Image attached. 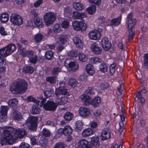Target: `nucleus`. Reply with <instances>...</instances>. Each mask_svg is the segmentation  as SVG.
<instances>
[{
    "instance_id": "1",
    "label": "nucleus",
    "mask_w": 148,
    "mask_h": 148,
    "mask_svg": "<svg viewBox=\"0 0 148 148\" xmlns=\"http://www.w3.org/2000/svg\"><path fill=\"white\" fill-rule=\"evenodd\" d=\"M65 83L64 81L60 82V86L55 90V95L56 98V103L52 101H47L43 106V108L46 110H55L58 105H64L68 101L69 98L64 95H68L69 93L67 89L65 86Z\"/></svg>"
},
{
    "instance_id": "2",
    "label": "nucleus",
    "mask_w": 148,
    "mask_h": 148,
    "mask_svg": "<svg viewBox=\"0 0 148 148\" xmlns=\"http://www.w3.org/2000/svg\"><path fill=\"white\" fill-rule=\"evenodd\" d=\"M3 130L1 139V143L2 145L6 144H13L16 139H21L25 134V130L23 128L16 129L8 127H3L1 128Z\"/></svg>"
},
{
    "instance_id": "3",
    "label": "nucleus",
    "mask_w": 148,
    "mask_h": 148,
    "mask_svg": "<svg viewBox=\"0 0 148 148\" xmlns=\"http://www.w3.org/2000/svg\"><path fill=\"white\" fill-rule=\"evenodd\" d=\"M28 84L23 79H19L12 83L10 88V91L13 94H22L27 89Z\"/></svg>"
},
{
    "instance_id": "4",
    "label": "nucleus",
    "mask_w": 148,
    "mask_h": 148,
    "mask_svg": "<svg viewBox=\"0 0 148 148\" xmlns=\"http://www.w3.org/2000/svg\"><path fill=\"white\" fill-rule=\"evenodd\" d=\"M16 48L15 45L12 43H10L5 47L0 49V55L6 57L14 52ZM5 64L6 61L5 59L0 55V66L3 65Z\"/></svg>"
},
{
    "instance_id": "5",
    "label": "nucleus",
    "mask_w": 148,
    "mask_h": 148,
    "mask_svg": "<svg viewBox=\"0 0 148 148\" xmlns=\"http://www.w3.org/2000/svg\"><path fill=\"white\" fill-rule=\"evenodd\" d=\"M56 19V15L50 12L46 13L43 16V20L46 25L49 26L53 24Z\"/></svg>"
},
{
    "instance_id": "6",
    "label": "nucleus",
    "mask_w": 148,
    "mask_h": 148,
    "mask_svg": "<svg viewBox=\"0 0 148 148\" xmlns=\"http://www.w3.org/2000/svg\"><path fill=\"white\" fill-rule=\"evenodd\" d=\"M64 65L69 71L76 72L79 69L78 64L76 61H71L70 59H67L64 62Z\"/></svg>"
},
{
    "instance_id": "7",
    "label": "nucleus",
    "mask_w": 148,
    "mask_h": 148,
    "mask_svg": "<svg viewBox=\"0 0 148 148\" xmlns=\"http://www.w3.org/2000/svg\"><path fill=\"white\" fill-rule=\"evenodd\" d=\"M38 119V117L30 116L26 120V124L29 129L31 130H33L37 127Z\"/></svg>"
},
{
    "instance_id": "8",
    "label": "nucleus",
    "mask_w": 148,
    "mask_h": 148,
    "mask_svg": "<svg viewBox=\"0 0 148 148\" xmlns=\"http://www.w3.org/2000/svg\"><path fill=\"white\" fill-rule=\"evenodd\" d=\"M73 29L77 31H85L87 27V24L82 21H75L72 23Z\"/></svg>"
},
{
    "instance_id": "9",
    "label": "nucleus",
    "mask_w": 148,
    "mask_h": 148,
    "mask_svg": "<svg viewBox=\"0 0 148 148\" xmlns=\"http://www.w3.org/2000/svg\"><path fill=\"white\" fill-rule=\"evenodd\" d=\"M11 22L15 25H19L23 23V19L21 16L16 13H12L10 16Z\"/></svg>"
},
{
    "instance_id": "10",
    "label": "nucleus",
    "mask_w": 148,
    "mask_h": 148,
    "mask_svg": "<svg viewBox=\"0 0 148 148\" xmlns=\"http://www.w3.org/2000/svg\"><path fill=\"white\" fill-rule=\"evenodd\" d=\"M88 36L91 40H98L100 39L101 34L100 31L98 30H92L89 32Z\"/></svg>"
},
{
    "instance_id": "11",
    "label": "nucleus",
    "mask_w": 148,
    "mask_h": 148,
    "mask_svg": "<svg viewBox=\"0 0 148 148\" xmlns=\"http://www.w3.org/2000/svg\"><path fill=\"white\" fill-rule=\"evenodd\" d=\"M79 114L82 117H85L88 116L90 114V110L87 107H81L78 110Z\"/></svg>"
},
{
    "instance_id": "12",
    "label": "nucleus",
    "mask_w": 148,
    "mask_h": 148,
    "mask_svg": "<svg viewBox=\"0 0 148 148\" xmlns=\"http://www.w3.org/2000/svg\"><path fill=\"white\" fill-rule=\"evenodd\" d=\"M132 16L133 14L131 13L129 14L127 16V20L128 29H132L136 22L135 19L132 18Z\"/></svg>"
},
{
    "instance_id": "13",
    "label": "nucleus",
    "mask_w": 148,
    "mask_h": 148,
    "mask_svg": "<svg viewBox=\"0 0 148 148\" xmlns=\"http://www.w3.org/2000/svg\"><path fill=\"white\" fill-rule=\"evenodd\" d=\"M77 145L79 148H93L92 146L86 139H82L79 140Z\"/></svg>"
},
{
    "instance_id": "14",
    "label": "nucleus",
    "mask_w": 148,
    "mask_h": 148,
    "mask_svg": "<svg viewBox=\"0 0 148 148\" xmlns=\"http://www.w3.org/2000/svg\"><path fill=\"white\" fill-rule=\"evenodd\" d=\"M101 43L103 48L105 51L108 50L111 46L110 43L108 41V38L106 37L102 38L101 41Z\"/></svg>"
},
{
    "instance_id": "15",
    "label": "nucleus",
    "mask_w": 148,
    "mask_h": 148,
    "mask_svg": "<svg viewBox=\"0 0 148 148\" xmlns=\"http://www.w3.org/2000/svg\"><path fill=\"white\" fill-rule=\"evenodd\" d=\"M80 99L84 102V105L88 106L90 104L91 100L90 97L88 95L83 94L79 96Z\"/></svg>"
},
{
    "instance_id": "16",
    "label": "nucleus",
    "mask_w": 148,
    "mask_h": 148,
    "mask_svg": "<svg viewBox=\"0 0 148 148\" xmlns=\"http://www.w3.org/2000/svg\"><path fill=\"white\" fill-rule=\"evenodd\" d=\"M90 48L92 52L95 54H100L102 52L101 48L95 43H93L91 45Z\"/></svg>"
},
{
    "instance_id": "17",
    "label": "nucleus",
    "mask_w": 148,
    "mask_h": 148,
    "mask_svg": "<svg viewBox=\"0 0 148 148\" xmlns=\"http://www.w3.org/2000/svg\"><path fill=\"white\" fill-rule=\"evenodd\" d=\"M73 41L77 47L80 49L83 48L84 43L80 38L78 37H75L73 38Z\"/></svg>"
},
{
    "instance_id": "18",
    "label": "nucleus",
    "mask_w": 148,
    "mask_h": 148,
    "mask_svg": "<svg viewBox=\"0 0 148 148\" xmlns=\"http://www.w3.org/2000/svg\"><path fill=\"white\" fill-rule=\"evenodd\" d=\"M101 136V139L103 140L109 138L110 136V132L109 129L106 128L103 129L102 131Z\"/></svg>"
},
{
    "instance_id": "19",
    "label": "nucleus",
    "mask_w": 148,
    "mask_h": 148,
    "mask_svg": "<svg viewBox=\"0 0 148 148\" xmlns=\"http://www.w3.org/2000/svg\"><path fill=\"white\" fill-rule=\"evenodd\" d=\"M11 116L14 120L15 121H20L23 119V116L18 111L15 110L13 111L11 114Z\"/></svg>"
},
{
    "instance_id": "20",
    "label": "nucleus",
    "mask_w": 148,
    "mask_h": 148,
    "mask_svg": "<svg viewBox=\"0 0 148 148\" xmlns=\"http://www.w3.org/2000/svg\"><path fill=\"white\" fill-rule=\"evenodd\" d=\"M73 8L78 11L82 10L85 8L84 4L80 2H74L73 3Z\"/></svg>"
},
{
    "instance_id": "21",
    "label": "nucleus",
    "mask_w": 148,
    "mask_h": 148,
    "mask_svg": "<svg viewBox=\"0 0 148 148\" xmlns=\"http://www.w3.org/2000/svg\"><path fill=\"white\" fill-rule=\"evenodd\" d=\"M99 137L95 136L91 138L90 143L91 144L95 147H98L99 145Z\"/></svg>"
},
{
    "instance_id": "22",
    "label": "nucleus",
    "mask_w": 148,
    "mask_h": 148,
    "mask_svg": "<svg viewBox=\"0 0 148 148\" xmlns=\"http://www.w3.org/2000/svg\"><path fill=\"white\" fill-rule=\"evenodd\" d=\"M93 134V130L90 128H87L83 130L82 135L84 137H87L92 135Z\"/></svg>"
},
{
    "instance_id": "23",
    "label": "nucleus",
    "mask_w": 148,
    "mask_h": 148,
    "mask_svg": "<svg viewBox=\"0 0 148 148\" xmlns=\"http://www.w3.org/2000/svg\"><path fill=\"white\" fill-rule=\"evenodd\" d=\"M86 69L87 73L90 75H93L95 73V71L94 68L90 64L87 65Z\"/></svg>"
},
{
    "instance_id": "24",
    "label": "nucleus",
    "mask_w": 148,
    "mask_h": 148,
    "mask_svg": "<svg viewBox=\"0 0 148 148\" xmlns=\"http://www.w3.org/2000/svg\"><path fill=\"white\" fill-rule=\"evenodd\" d=\"M121 16L120 15L117 18H113L111 20L110 25L114 26H117L121 23Z\"/></svg>"
},
{
    "instance_id": "25",
    "label": "nucleus",
    "mask_w": 148,
    "mask_h": 148,
    "mask_svg": "<svg viewBox=\"0 0 148 148\" xmlns=\"http://www.w3.org/2000/svg\"><path fill=\"white\" fill-rule=\"evenodd\" d=\"M101 102V98L99 97H97L93 99L92 101H91L90 104L94 107H98L99 106V104Z\"/></svg>"
},
{
    "instance_id": "26",
    "label": "nucleus",
    "mask_w": 148,
    "mask_h": 148,
    "mask_svg": "<svg viewBox=\"0 0 148 148\" xmlns=\"http://www.w3.org/2000/svg\"><path fill=\"white\" fill-rule=\"evenodd\" d=\"M64 135L65 136L70 135L73 132V129L71 126L67 125L64 128Z\"/></svg>"
},
{
    "instance_id": "27",
    "label": "nucleus",
    "mask_w": 148,
    "mask_h": 148,
    "mask_svg": "<svg viewBox=\"0 0 148 148\" xmlns=\"http://www.w3.org/2000/svg\"><path fill=\"white\" fill-rule=\"evenodd\" d=\"M34 24L39 28H42L43 27L42 20V18L38 17L36 18L34 21Z\"/></svg>"
},
{
    "instance_id": "28",
    "label": "nucleus",
    "mask_w": 148,
    "mask_h": 148,
    "mask_svg": "<svg viewBox=\"0 0 148 148\" xmlns=\"http://www.w3.org/2000/svg\"><path fill=\"white\" fill-rule=\"evenodd\" d=\"M59 43L64 45L67 41L68 38V36L66 35H63L60 36L59 38Z\"/></svg>"
},
{
    "instance_id": "29",
    "label": "nucleus",
    "mask_w": 148,
    "mask_h": 148,
    "mask_svg": "<svg viewBox=\"0 0 148 148\" xmlns=\"http://www.w3.org/2000/svg\"><path fill=\"white\" fill-rule=\"evenodd\" d=\"M79 60L82 62L86 61L88 59L87 56L82 52H79L78 54Z\"/></svg>"
},
{
    "instance_id": "30",
    "label": "nucleus",
    "mask_w": 148,
    "mask_h": 148,
    "mask_svg": "<svg viewBox=\"0 0 148 148\" xmlns=\"http://www.w3.org/2000/svg\"><path fill=\"white\" fill-rule=\"evenodd\" d=\"M96 10V6L94 5H91L89 7L87 8L86 9V11L90 14H92L94 13Z\"/></svg>"
},
{
    "instance_id": "31",
    "label": "nucleus",
    "mask_w": 148,
    "mask_h": 148,
    "mask_svg": "<svg viewBox=\"0 0 148 148\" xmlns=\"http://www.w3.org/2000/svg\"><path fill=\"white\" fill-rule=\"evenodd\" d=\"M21 55L23 57L27 56L29 58L30 57H31L34 55V52L31 50L26 51L25 49L24 52H23L21 53Z\"/></svg>"
},
{
    "instance_id": "32",
    "label": "nucleus",
    "mask_w": 148,
    "mask_h": 148,
    "mask_svg": "<svg viewBox=\"0 0 148 148\" xmlns=\"http://www.w3.org/2000/svg\"><path fill=\"white\" fill-rule=\"evenodd\" d=\"M68 83L69 86L73 87H75L78 84L77 81L73 78L70 79L68 81Z\"/></svg>"
},
{
    "instance_id": "33",
    "label": "nucleus",
    "mask_w": 148,
    "mask_h": 148,
    "mask_svg": "<svg viewBox=\"0 0 148 148\" xmlns=\"http://www.w3.org/2000/svg\"><path fill=\"white\" fill-rule=\"evenodd\" d=\"M40 109L36 105H34L32 106L31 112L33 114H38L40 113Z\"/></svg>"
},
{
    "instance_id": "34",
    "label": "nucleus",
    "mask_w": 148,
    "mask_h": 148,
    "mask_svg": "<svg viewBox=\"0 0 148 148\" xmlns=\"http://www.w3.org/2000/svg\"><path fill=\"white\" fill-rule=\"evenodd\" d=\"M18 103V100L16 99H13L9 100L8 104L9 106L13 107L17 105Z\"/></svg>"
},
{
    "instance_id": "35",
    "label": "nucleus",
    "mask_w": 148,
    "mask_h": 148,
    "mask_svg": "<svg viewBox=\"0 0 148 148\" xmlns=\"http://www.w3.org/2000/svg\"><path fill=\"white\" fill-rule=\"evenodd\" d=\"M0 18L1 21L3 23H6L8 21L9 19V15L7 13L2 14Z\"/></svg>"
},
{
    "instance_id": "36",
    "label": "nucleus",
    "mask_w": 148,
    "mask_h": 148,
    "mask_svg": "<svg viewBox=\"0 0 148 148\" xmlns=\"http://www.w3.org/2000/svg\"><path fill=\"white\" fill-rule=\"evenodd\" d=\"M56 78L54 76H50L46 78V80L51 84H55L56 81Z\"/></svg>"
},
{
    "instance_id": "37",
    "label": "nucleus",
    "mask_w": 148,
    "mask_h": 148,
    "mask_svg": "<svg viewBox=\"0 0 148 148\" xmlns=\"http://www.w3.org/2000/svg\"><path fill=\"white\" fill-rule=\"evenodd\" d=\"M23 72L24 73H32L34 71V68L32 66L25 67L23 69Z\"/></svg>"
},
{
    "instance_id": "38",
    "label": "nucleus",
    "mask_w": 148,
    "mask_h": 148,
    "mask_svg": "<svg viewBox=\"0 0 148 148\" xmlns=\"http://www.w3.org/2000/svg\"><path fill=\"white\" fill-rule=\"evenodd\" d=\"M102 62L101 59L98 57H93L91 58L90 62L94 64H98Z\"/></svg>"
},
{
    "instance_id": "39",
    "label": "nucleus",
    "mask_w": 148,
    "mask_h": 148,
    "mask_svg": "<svg viewBox=\"0 0 148 148\" xmlns=\"http://www.w3.org/2000/svg\"><path fill=\"white\" fill-rule=\"evenodd\" d=\"M100 70L102 72L105 73L107 71L108 67L106 64L104 63H102L99 66Z\"/></svg>"
},
{
    "instance_id": "40",
    "label": "nucleus",
    "mask_w": 148,
    "mask_h": 148,
    "mask_svg": "<svg viewBox=\"0 0 148 148\" xmlns=\"http://www.w3.org/2000/svg\"><path fill=\"white\" fill-rule=\"evenodd\" d=\"M73 116L72 114L69 112H68L65 114L64 118L66 120L69 121L72 120Z\"/></svg>"
},
{
    "instance_id": "41",
    "label": "nucleus",
    "mask_w": 148,
    "mask_h": 148,
    "mask_svg": "<svg viewBox=\"0 0 148 148\" xmlns=\"http://www.w3.org/2000/svg\"><path fill=\"white\" fill-rule=\"evenodd\" d=\"M116 67V64L115 63H113L111 64L110 66L109 70L111 75H112L115 71V68Z\"/></svg>"
},
{
    "instance_id": "42",
    "label": "nucleus",
    "mask_w": 148,
    "mask_h": 148,
    "mask_svg": "<svg viewBox=\"0 0 148 148\" xmlns=\"http://www.w3.org/2000/svg\"><path fill=\"white\" fill-rule=\"evenodd\" d=\"M46 58L48 60L51 59L53 56V52L51 51H47L45 55Z\"/></svg>"
},
{
    "instance_id": "43",
    "label": "nucleus",
    "mask_w": 148,
    "mask_h": 148,
    "mask_svg": "<svg viewBox=\"0 0 148 148\" xmlns=\"http://www.w3.org/2000/svg\"><path fill=\"white\" fill-rule=\"evenodd\" d=\"M52 93L53 91L51 89L48 88L44 92V94L46 97L50 98L51 97Z\"/></svg>"
},
{
    "instance_id": "44",
    "label": "nucleus",
    "mask_w": 148,
    "mask_h": 148,
    "mask_svg": "<svg viewBox=\"0 0 148 148\" xmlns=\"http://www.w3.org/2000/svg\"><path fill=\"white\" fill-rule=\"evenodd\" d=\"M129 34L128 35V39L131 40L132 39L135 35V32L133 31L132 29H128Z\"/></svg>"
},
{
    "instance_id": "45",
    "label": "nucleus",
    "mask_w": 148,
    "mask_h": 148,
    "mask_svg": "<svg viewBox=\"0 0 148 148\" xmlns=\"http://www.w3.org/2000/svg\"><path fill=\"white\" fill-rule=\"evenodd\" d=\"M94 115L97 120H99L101 118V112L100 110H97L94 112Z\"/></svg>"
},
{
    "instance_id": "46",
    "label": "nucleus",
    "mask_w": 148,
    "mask_h": 148,
    "mask_svg": "<svg viewBox=\"0 0 148 148\" xmlns=\"http://www.w3.org/2000/svg\"><path fill=\"white\" fill-rule=\"evenodd\" d=\"M9 108L7 106H2L0 108V112L7 115Z\"/></svg>"
},
{
    "instance_id": "47",
    "label": "nucleus",
    "mask_w": 148,
    "mask_h": 148,
    "mask_svg": "<svg viewBox=\"0 0 148 148\" xmlns=\"http://www.w3.org/2000/svg\"><path fill=\"white\" fill-rule=\"evenodd\" d=\"M61 29L60 25L58 24H55L53 28V31L56 33H59L61 31Z\"/></svg>"
},
{
    "instance_id": "48",
    "label": "nucleus",
    "mask_w": 148,
    "mask_h": 148,
    "mask_svg": "<svg viewBox=\"0 0 148 148\" xmlns=\"http://www.w3.org/2000/svg\"><path fill=\"white\" fill-rule=\"evenodd\" d=\"M53 148H66V145L63 143H57L55 145Z\"/></svg>"
},
{
    "instance_id": "49",
    "label": "nucleus",
    "mask_w": 148,
    "mask_h": 148,
    "mask_svg": "<svg viewBox=\"0 0 148 148\" xmlns=\"http://www.w3.org/2000/svg\"><path fill=\"white\" fill-rule=\"evenodd\" d=\"M51 134L50 132L46 128L43 129L42 130V135L45 137H49L51 136Z\"/></svg>"
},
{
    "instance_id": "50",
    "label": "nucleus",
    "mask_w": 148,
    "mask_h": 148,
    "mask_svg": "<svg viewBox=\"0 0 148 148\" xmlns=\"http://www.w3.org/2000/svg\"><path fill=\"white\" fill-rule=\"evenodd\" d=\"M27 99L28 101L30 102H33L38 104L39 105L40 101L39 100H37L36 99L32 96H29L27 97Z\"/></svg>"
},
{
    "instance_id": "51",
    "label": "nucleus",
    "mask_w": 148,
    "mask_h": 148,
    "mask_svg": "<svg viewBox=\"0 0 148 148\" xmlns=\"http://www.w3.org/2000/svg\"><path fill=\"white\" fill-rule=\"evenodd\" d=\"M61 68L59 67L54 68L52 70V73L53 75H57L58 73L61 71Z\"/></svg>"
},
{
    "instance_id": "52",
    "label": "nucleus",
    "mask_w": 148,
    "mask_h": 148,
    "mask_svg": "<svg viewBox=\"0 0 148 148\" xmlns=\"http://www.w3.org/2000/svg\"><path fill=\"white\" fill-rule=\"evenodd\" d=\"M83 123L81 121H77L76 123V128L79 130H82L83 128Z\"/></svg>"
},
{
    "instance_id": "53",
    "label": "nucleus",
    "mask_w": 148,
    "mask_h": 148,
    "mask_svg": "<svg viewBox=\"0 0 148 148\" xmlns=\"http://www.w3.org/2000/svg\"><path fill=\"white\" fill-rule=\"evenodd\" d=\"M42 38V35L41 34H38L35 35L34 39L36 42H38L41 40Z\"/></svg>"
},
{
    "instance_id": "54",
    "label": "nucleus",
    "mask_w": 148,
    "mask_h": 148,
    "mask_svg": "<svg viewBox=\"0 0 148 148\" xmlns=\"http://www.w3.org/2000/svg\"><path fill=\"white\" fill-rule=\"evenodd\" d=\"M105 18L103 17L100 16L97 20V21L99 23V24L100 26H103L105 23Z\"/></svg>"
},
{
    "instance_id": "55",
    "label": "nucleus",
    "mask_w": 148,
    "mask_h": 148,
    "mask_svg": "<svg viewBox=\"0 0 148 148\" xmlns=\"http://www.w3.org/2000/svg\"><path fill=\"white\" fill-rule=\"evenodd\" d=\"M38 56L36 55H33L29 58V60L31 63L35 64L37 61Z\"/></svg>"
},
{
    "instance_id": "56",
    "label": "nucleus",
    "mask_w": 148,
    "mask_h": 148,
    "mask_svg": "<svg viewBox=\"0 0 148 148\" xmlns=\"http://www.w3.org/2000/svg\"><path fill=\"white\" fill-rule=\"evenodd\" d=\"M85 92L92 95L95 94L94 90L90 87H88L86 88L85 90Z\"/></svg>"
},
{
    "instance_id": "57",
    "label": "nucleus",
    "mask_w": 148,
    "mask_h": 148,
    "mask_svg": "<svg viewBox=\"0 0 148 148\" xmlns=\"http://www.w3.org/2000/svg\"><path fill=\"white\" fill-rule=\"evenodd\" d=\"M69 22L67 21H63L62 23V27L65 29L69 28Z\"/></svg>"
},
{
    "instance_id": "58",
    "label": "nucleus",
    "mask_w": 148,
    "mask_h": 148,
    "mask_svg": "<svg viewBox=\"0 0 148 148\" xmlns=\"http://www.w3.org/2000/svg\"><path fill=\"white\" fill-rule=\"evenodd\" d=\"M73 17L75 19H80V12L76 11L73 12Z\"/></svg>"
},
{
    "instance_id": "59",
    "label": "nucleus",
    "mask_w": 148,
    "mask_h": 148,
    "mask_svg": "<svg viewBox=\"0 0 148 148\" xmlns=\"http://www.w3.org/2000/svg\"><path fill=\"white\" fill-rule=\"evenodd\" d=\"M0 33L3 36H5L8 34V32L5 30L3 27H1L0 25Z\"/></svg>"
},
{
    "instance_id": "60",
    "label": "nucleus",
    "mask_w": 148,
    "mask_h": 148,
    "mask_svg": "<svg viewBox=\"0 0 148 148\" xmlns=\"http://www.w3.org/2000/svg\"><path fill=\"white\" fill-rule=\"evenodd\" d=\"M36 138L34 136H32L30 138L31 143L32 145H35L37 143V140Z\"/></svg>"
},
{
    "instance_id": "61",
    "label": "nucleus",
    "mask_w": 148,
    "mask_h": 148,
    "mask_svg": "<svg viewBox=\"0 0 148 148\" xmlns=\"http://www.w3.org/2000/svg\"><path fill=\"white\" fill-rule=\"evenodd\" d=\"M90 3H94L95 5L99 6L101 3V0H88Z\"/></svg>"
},
{
    "instance_id": "62",
    "label": "nucleus",
    "mask_w": 148,
    "mask_h": 148,
    "mask_svg": "<svg viewBox=\"0 0 148 148\" xmlns=\"http://www.w3.org/2000/svg\"><path fill=\"white\" fill-rule=\"evenodd\" d=\"M77 52L76 51H71L68 53V55L71 57H76L77 56Z\"/></svg>"
},
{
    "instance_id": "63",
    "label": "nucleus",
    "mask_w": 148,
    "mask_h": 148,
    "mask_svg": "<svg viewBox=\"0 0 148 148\" xmlns=\"http://www.w3.org/2000/svg\"><path fill=\"white\" fill-rule=\"evenodd\" d=\"M7 117V115L0 112V121L3 122L5 121Z\"/></svg>"
},
{
    "instance_id": "64",
    "label": "nucleus",
    "mask_w": 148,
    "mask_h": 148,
    "mask_svg": "<svg viewBox=\"0 0 148 148\" xmlns=\"http://www.w3.org/2000/svg\"><path fill=\"white\" fill-rule=\"evenodd\" d=\"M144 64L147 67H148V54H145L144 59Z\"/></svg>"
}]
</instances>
